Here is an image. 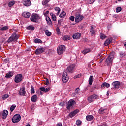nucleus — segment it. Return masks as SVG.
<instances>
[{
  "label": "nucleus",
  "instance_id": "f257e3e1",
  "mask_svg": "<svg viewBox=\"0 0 126 126\" xmlns=\"http://www.w3.org/2000/svg\"><path fill=\"white\" fill-rule=\"evenodd\" d=\"M18 39H19V35L17 34L16 33H13L10 37L9 38L8 40H7V43L9 44L12 42H16Z\"/></svg>",
  "mask_w": 126,
  "mask_h": 126
},
{
  "label": "nucleus",
  "instance_id": "f03ea898",
  "mask_svg": "<svg viewBox=\"0 0 126 126\" xmlns=\"http://www.w3.org/2000/svg\"><path fill=\"white\" fill-rule=\"evenodd\" d=\"M113 59H114V56L110 54L105 61V63H107L108 66H111L112 65V63L113 62Z\"/></svg>",
  "mask_w": 126,
  "mask_h": 126
},
{
  "label": "nucleus",
  "instance_id": "7ed1b4c3",
  "mask_svg": "<svg viewBox=\"0 0 126 126\" xmlns=\"http://www.w3.org/2000/svg\"><path fill=\"white\" fill-rule=\"evenodd\" d=\"M40 17L39 15L37 14H32L31 16L30 19L32 22H37L39 19H40Z\"/></svg>",
  "mask_w": 126,
  "mask_h": 126
},
{
  "label": "nucleus",
  "instance_id": "20e7f679",
  "mask_svg": "<svg viewBox=\"0 0 126 126\" xmlns=\"http://www.w3.org/2000/svg\"><path fill=\"white\" fill-rule=\"evenodd\" d=\"M66 49V47H65V46L64 45H60L59 47L57 48V53L59 55H62V54L63 53V52H64V50Z\"/></svg>",
  "mask_w": 126,
  "mask_h": 126
},
{
  "label": "nucleus",
  "instance_id": "39448f33",
  "mask_svg": "<svg viewBox=\"0 0 126 126\" xmlns=\"http://www.w3.org/2000/svg\"><path fill=\"white\" fill-rule=\"evenodd\" d=\"M68 76L67 75V73L65 71L63 72L62 74V81L63 83H66L68 81Z\"/></svg>",
  "mask_w": 126,
  "mask_h": 126
},
{
  "label": "nucleus",
  "instance_id": "423d86ee",
  "mask_svg": "<svg viewBox=\"0 0 126 126\" xmlns=\"http://www.w3.org/2000/svg\"><path fill=\"white\" fill-rule=\"evenodd\" d=\"M20 120H21V116L19 114L15 115L12 118V121L14 123H18Z\"/></svg>",
  "mask_w": 126,
  "mask_h": 126
},
{
  "label": "nucleus",
  "instance_id": "0eeeda50",
  "mask_svg": "<svg viewBox=\"0 0 126 126\" xmlns=\"http://www.w3.org/2000/svg\"><path fill=\"white\" fill-rule=\"evenodd\" d=\"M97 98L98 96L97 94H92L88 97V102L92 103V102H94V100L97 99Z\"/></svg>",
  "mask_w": 126,
  "mask_h": 126
},
{
  "label": "nucleus",
  "instance_id": "6e6552de",
  "mask_svg": "<svg viewBox=\"0 0 126 126\" xmlns=\"http://www.w3.org/2000/svg\"><path fill=\"white\" fill-rule=\"evenodd\" d=\"M22 74H17L15 77V82H16V83H19V82L22 81Z\"/></svg>",
  "mask_w": 126,
  "mask_h": 126
},
{
  "label": "nucleus",
  "instance_id": "1a4fd4ad",
  "mask_svg": "<svg viewBox=\"0 0 126 126\" xmlns=\"http://www.w3.org/2000/svg\"><path fill=\"white\" fill-rule=\"evenodd\" d=\"M83 18H84L83 16H82L80 14H77V15H76V17H75V20L77 23H78V22H80V21H81V20H82V19H83Z\"/></svg>",
  "mask_w": 126,
  "mask_h": 126
},
{
  "label": "nucleus",
  "instance_id": "9d476101",
  "mask_svg": "<svg viewBox=\"0 0 126 126\" xmlns=\"http://www.w3.org/2000/svg\"><path fill=\"white\" fill-rule=\"evenodd\" d=\"M74 103H75V101L73 99L70 100L68 102V103L67 104V110H70V107H72L73 105H74Z\"/></svg>",
  "mask_w": 126,
  "mask_h": 126
},
{
  "label": "nucleus",
  "instance_id": "9b49d317",
  "mask_svg": "<svg viewBox=\"0 0 126 126\" xmlns=\"http://www.w3.org/2000/svg\"><path fill=\"white\" fill-rule=\"evenodd\" d=\"M75 67V64H72L70 65L69 67H67V70L68 72H70V73H72V72L74 71Z\"/></svg>",
  "mask_w": 126,
  "mask_h": 126
},
{
  "label": "nucleus",
  "instance_id": "f8f14e48",
  "mask_svg": "<svg viewBox=\"0 0 126 126\" xmlns=\"http://www.w3.org/2000/svg\"><path fill=\"white\" fill-rule=\"evenodd\" d=\"M44 52H45V48L42 47L39 49H37L35 50V54L36 55H40V54H42V53H44Z\"/></svg>",
  "mask_w": 126,
  "mask_h": 126
},
{
  "label": "nucleus",
  "instance_id": "ddd939ff",
  "mask_svg": "<svg viewBox=\"0 0 126 126\" xmlns=\"http://www.w3.org/2000/svg\"><path fill=\"white\" fill-rule=\"evenodd\" d=\"M23 4L25 6H30L31 5V2L30 0H23Z\"/></svg>",
  "mask_w": 126,
  "mask_h": 126
},
{
  "label": "nucleus",
  "instance_id": "4468645a",
  "mask_svg": "<svg viewBox=\"0 0 126 126\" xmlns=\"http://www.w3.org/2000/svg\"><path fill=\"white\" fill-rule=\"evenodd\" d=\"M112 85L114 86V88L115 89H118L119 87H120V82L119 81H115L112 83Z\"/></svg>",
  "mask_w": 126,
  "mask_h": 126
},
{
  "label": "nucleus",
  "instance_id": "2eb2a0df",
  "mask_svg": "<svg viewBox=\"0 0 126 126\" xmlns=\"http://www.w3.org/2000/svg\"><path fill=\"white\" fill-rule=\"evenodd\" d=\"M26 92L25 91V88L23 87L20 89L19 94L22 96H24L25 95Z\"/></svg>",
  "mask_w": 126,
  "mask_h": 126
},
{
  "label": "nucleus",
  "instance_id": "dca6fc26",
  "mask_svg": "<svg viewBox=\"0 0 126 126\" xmlns=\"http://www.w3.org/2000/svg\"><path fill=\"white\" fill-rule=\"evenodd\" d=\"M72 37H73V39L75 40L80 39V37H81V33H75L73 35Z\"/></svg>",
  "mask_w": 126,
  "mask_h": 126
},
{
  "label": "nucleus",
  "instance_id": "f3484780",
  "mask_svg": "<svg viewBox=\"0 0 126 126\" xmlns=\"http://www.w3.org/2000/svg\"><path fill=\"white\" fill-rule=\"evenodd\" d=\"M79 110L78 109H76L74 111H72L71 113H69V116L70 118H72L73 117H74L77 113H79Z\"/></svg>",
  "mask_w": 126,
  "mask_h": 126
},
{
  "label": "nucleus",
  "instance_id": "a211bd4d",
  "mask_svg": "<svg viewBox=\"0 0 126 126\" xmlns=\"http://www.w3.org/2000/svg\"><path fill=\"white\" fill-rule=\"evenodd\" d=\"M8 115V111L7 110H4L2 113V119H6V117Z\"/></svg>",
  "mask_w": 126,
  "mask_h": 126
},
{
  "label": "nucleus",
  "instance_id": "6ab92c4d",
  "mask_svg": "<svg viewBox=\"0 0 126 126\" xmlns=\"http://www.w3.org/2000/svg\"><path fill=\"white\" fill-rule=\"evenodd\" d=\"M112 43V38H110L109 39L106 40L104 43V46H108Z\"/></svg>",
  "mask_w": 126,
  "mask_h": 126
},
{
  "label": "nucleus",
  "instance_id": "aec40b11",
  "mask_svg": "<svg viewBox=\"0 0 126 126\" xmlns=\"http://www.w3.org/2000/svg\"><path fill=\"white\" fill-rule=\"evenodd\" d=\"M22 15L25 18H29V17H30V13L28 12H24Z\"/></svg>",
  "mask_w": 126,
  "mask_h": 126
},
{
  "label": "nucleus",
  "instance_id": "412c9836",
  "mask_svg": "<svg viewBox=\"0 0 126 126\" xmlns=\"http://www.w3.org/2000/svg\"><path fill=\"white\" fill-rule=\"evenodd\" d=\"M12 76H13V73L12 72H9L6 74L5 77L6 78H10Z\"/></svg>",
  "mask_w": 126,
  "mask_h": 126
},
{
  "label": "nucleus",
  "instance_id": "4be33fe9",
  "mask_svg": "<svg viewBox=\"0 0 126 126\" xmlns=\"http://www.w3.org/2000/svg\"><path fill=\"white\" fill-rule=\"evenodd\" d=\"M63 41H69L70 40V36L68 35H64L62 37Z\"/></svg>",
  "mask_w": 126,
  "mask_h": 126
},
{
  "label": "nucleus",
  "instance_id": "5701e85b",
  "mask_svg": "<svg viewBox=\"0 0 126 126\" xmlns=\"http://www.w3.org/2000/svg\"><path fill=\"white\" fill-rule=\"evenodd\" d=\"M101 87H106V88H109L110 87V84L107 83L106 82H104L102 85H101Z\"/></svg>",
  "mask_w": 126,
  "mask_h": 126
},
{
  "label": "nucleus",
  "instance_id": "b1692460",
  "mask_svg": "<svg viewBox=\"0 0 126 126\" xmlns=\"http://www.w3.org/2000/svg\"><path fill=\"white\" fill-rule=\"evenodd\" d=\"M65 15H66V13H65V12H64V11H63L60 14V15H59V17L61 18H64V17H65Z\"/></svg>",
  "mask_w": 126,
  "mask_h": 126
},
{
  "label": "nucleus",
  "instance_id": "393cba45",
  "mask_svg": "<svg viewBox=\"0 0 126 126\" xmlns=\"http://www.w3.org/2000/svg\"><path fill=\"white\" fill-rule=\"evenodd\" d=\"M94 117L92 115H87L86 117L87 121H92Z\"/></svg>",
  "mask_w": 126,
  "mask_h": 126
},
{
  "label": "nucleus",
  "instance_id": "a878e982",
  "mask_svg": "<svg viewBox=\"0 0 126 126\" xmlns=\"http://www.w3.org/2000/svg\"><path fill=\"white\" fill-rule=\"evenodd\" d=\"M31 100L33 103H36L37 102V95H33L32 97Z\"/></svg>",
  "mask_w": 126,
  "mask_h": 126
},
{
  "label": "nucleus",
  "instance_id": "bb28decb",
  "mask_svg": "<svg viewBox=\"0 0 126 126\" xmlns=\"http://www.w3.org/2000/svg\"><path fill=\"white\" fill-rule=\"evenodd\" d=\"M46 20L48 25H50V24H52V20L48 16L46 17Z\"/></svg>",
  "mask_w": 126,
  "mask_h": 126
},
{
  "label": "nucleus",
  "instance_id": "cd10ccee",
  "mask_svg": "<svg viewBox=\"0 0 126 126\" xmlns=\"http://www.w3.org/2000/svg\"><path fill=\"white\" fill-rule=\"evenodd\" d=\"M90 52H91V49H90V48H86L83 51V54L85 55L87 54V53H90Z\"/></svg>",
  "mask_w": 126,
  "mask_h": 126
},
{
  "label": "nucleus",
  "instance_id": "c85d7f7f",
  "mask_svg": "<svg viewBox=\"0 0 126 126\" xmlns=\"http://www.w3.org/2000/svg\"><path fill=\"white\" fill-rule=\"evenodd\" d=\"M92 82H93V76H90L89 79V85H92Z\"/></svg>",
  "mask_w": 126,
  "mask_h": 126
},
{
  "label": "nucleus",
  "instance_id": "c756f323",
  "mask_svg": "<svg viewBox=\"0 0 126 126\" xmlns=\"http://www.w3.org/2000/svg\"><path fill=\"white\" fill-rule=\"evenodd\" d=\"M44 31L45 32V34L46 36L50 37V36L52 35V33L50 31H49V30H44Z\"/></svg>",
  "mask_w": 126,
  "mask_h": 126
},
{
  "label": "nucleus",
  "instance_id": "7c9ffc66",
  "mask_svg": "<svg viewBox=\"0 0 126 126\" xmlns=\"http://www.w3.org/2000/svg\"><path fill=\"white\" fill-rule=\"evenodd\" d=\"M50 15L53 21H56V20H57V17H56V15L54 14L53 13H51Z\"/></svg>",
  "mask_w": 126,
  "mask_h": 126
},
{
  "label": "nucleus",
  "instance_id": "2f4dec72",
  "mask_svg": "<svg viewBox=\"0 0 126 126\" xmlns=\"http://www.w3.org/2000/svg\"><path fill=\"white\" fill-rule=\"evenodd\" d=\"M34 43H35V44H41L42 43V41L41 39L36 38L34 40Z\"/></svg>",
  "mask_w": 126,
  "mask_h": 126
},
{
  "label": "nucleus",
  "instance_id": "473e14b6",
  "mask_svg": "<svg viewBox=\"0 0 126 126\" xmlns=\"http://www.w3.org/2000/svg\"><path fill=\"white\" fill-rule=\"evenodd\" d=\"M51 1V0H45L42 1V3L43 5H46Z\"/></svg>",
  "mask_w": 126,
  "mask_h": 126
},
{
  "label": "nucleus",
  "instance_id": "72a5a7b5",
  "mask_svg": "<svg viewBox=\"0 0 126 126\" xmlns=\"http://www.w3.org/2000/svg\"><path fill=\"white\" fill-rule=\"evenodd\" d=\"M119 55H120V58H124V57H125L126 56V53L124 51L120 52L119 53Z\"/></svg>",
  "mask_w": 126,
  "mask_h": 126
},
{
  "label": "nucleus",
  "instance_id": "f704fd0d",
  "mask_svg": "<svg viewBox=\"0 0 126 126\" xmlns=\"http://www.w3.org/2000/svg\"><path fill=\"white\" fill-rule=\"evenodd\" d=\"M9 29V27L8 26H6L4 27H3L2 28L0 29V30L2 31H5V30H7Z\"/></svg>",
  "mask_w": 126,
  "mask_h": 126
},
{
  "label": "nucleus",
  "instance_id": "c9c22d12",
  "mask_svg": "<svg viewBox=\"0 0 126 126\" xmlns=\"http://www.w3.org/2000/svg\"><path fill=\"white\" fill-rule=\"evenodd\" d=\"M14 4H15V1H10L8 3V5H9V7H11V6H13V5H14Z\"/></svg>",
  "mask_w": 126,
  "mask_h": 126
},
{
  "label": "nucleus",
  "instance_id": "e433bc0d",
  "mask_svg": "<svg viewBox=\"0 0 126 126\" xmlns=\"http://www.w3.org/2000/svg\"><path fill=\"white\" fill-rule=\"evenodd\" d=\"M8 97H9V95H8V94H4L3 95L2 99V100H6V99H7V98H8Z\"/></svg>",
  "mask_w": 126,
  "mask_h": 126
},
{
  "label": "nucleus",
  "instance_id": "4c0bfd02",
  "mask_svg": "<svg viewBox=\"0 0 126 126\" xmlns=\"http://www.w3.org/2000/svg\"><path fill=\"white\" fill-rule=\"evenodd\" d=\"M106 38H107V36L105 35V34L103 33L100 34V39H101V40H105Z\"/></svg>",
  "mask_w": 126,
  "mask_h": 126
},
{
  "label": "nucleus",
  "instance_id": "58836bf2",
  "mask_svg": "<svg viewBox=\"0 0 126 126\" xmlns=\"http://www.w3.org/2000/svg\"><path fill=\"white\" fill-rule=\"evenodd\" d=\"M27 29H28V30H34L35 27L32 26H29L27 27Z\"/></svg>",
  "mask_w": 126,
  "mask_h": 126
},
{
  "label": "nucleus",
  "instance_id": "ea45409f",
  "mask_svg": "<svg viewBox=\"0 0 126 126\" xmlns=\"http://www.w3.org/2000/svg\"><path fill=\"white\" fill-rule=\"evenodd\" d=\"M90 32L92 35H94V34H95V31L94 30L93 27H91Z\"/></svg>",
  "mask_w": 126,
  "mask_h": 126
},
{
  "label": "nucleus",
  "instance_id": "a19ab883",
  "mask_svg": "<svg viewBox=\"0 0 126 126\" xmlns=\"http://www.w3.org/2000/svg\"><path fill=\"white\" fill-rule=\"evenodd\" d=\"M104 111H105V109H102V108H101L99 110L98 113L101 115H103V114H104Z\"/></svg>",
  "mask_w": 126,
  "mask_h": 126
},
{
  "label": "nucleus",
  "instance_id": "79ce46f5",
  "mask_svg": "<svg viewBox=\"0 0 126 126\" xmlns=\"http://www.w3.org/2000/svg\"><path fill=\"white\" fill-rule=\"evenodd\" d=\"M15 108H16V105H12L10 107V111L11 112H13V111H14V109H15Z\"/></svg>",
  "mask_w": 126,
  "mask_h": 126
},
{
  "label": "nucleus",
  "instance_id": "37998d69",
  "mask_svg": "<svg viewBox=\"0 0 126 126\" xmlns=\"http://www.w3.org/2000/svg\"><path fill=\"white\" fill-rule=\"evenodd\" d=\"M81 121L78 120L76 121V125H77V126H80V125H81Z\"/></svg>",
  "mask_w": 126,
  "mask_h": 126
},
{
  "label": "nucleus",
  "instance_id": "c03bdc74",
  "mask_svg": "<svg viewBox=\"0 0 126 126\" xmlns=\"http://www.w3.org/2000/svg\"><path fill=\"white\" fill-rule=\"evenodd\" d=\"M116 12L118 13L122 11V8L120 7H118L117 8H116Z\"/></svg>",
  "mask_w": 126,
  "mask_h": 126
},
{
  "label": "nucleus",
  "instance_id": "a18cd8bd",
  "mask_svg": "<svg viewBox=\"0 0 126 126\" xmlns=\"http://www.w3.org/2000/svg\"><path fill=\"white\" fill-rule=\"evenodd\" d=\"M56 32H57V33L58 35H60V34H61V31L60 30V28L59 27H57L56 28Z\"/></svg>",
  "mask_w": 126,
  "mask_h": 126
},
{
  "label": "nucleus",
  "instance_id": "49530a36",
  "mask_svg": "<svg viewBox=\"0 0 126 126\" xmlns=\"http://www.w3.org/2000/svg\"><path fill=\"white\" fill-rule=\"evenodd\" d=\"M31 93H35V89L33 86H32L31 89Z\"/></svg>",
  "mask_w": 126,
  "mask_h": 126
},
{
  "label": "nucleus",
  "instance_id": "de8ad7c7",
  "mask_svg": "<svg viewBox=\"0 0 126 126\" xmlns=\"http://www.w3.org/2000/svg\"><path fill=\"white\" fill-rule=\"evenodd\" d=\"M55 10L56 11H58V12L59 11V12H61V9H60V7H56L55 8Z\"/></svg>",
  "mask_w": 126,
  "mask_h": 126
},
{
  "label": "nucleus",
  "instance_id": "09e8293b",
  "mask_svg": "<svg viewBox=\"0 0 126 126\" xmlns=\"http://www.w3.org/2000/svg\"><path fill=\"white\" fill-rule=\"evenodd\" d=\"M80 77H81V74H79L76 76H75L74 77V78L75 79V78H80Z\"/></svg>",
  "mask_w": 126,
  "mask_h": 126
},
{
  "label": "nucleus",
  "instance_id": "8fccbe9b",
  "mask_svg": "<svg viewBox=\"0 0 126 126\" xmlns=\"http://www.w3.org/2000/svg\"><path fill=\"white\" fill-rule=\"evenodd\" d=\"M75 17H74V16H71L69 17L70 20H71L72 21H74Z\"/></svg>",
  "mask_w": 126,
  "mask_h": 126
},
{
  "label": "nucleus",
  "instance_id": "3c124183",
  "mask_svg": "<svg viewBox=\"0 0 126 126\" xmlns=\"http://www.w3.org/2000/svg\"><path fill=\"white\" fill-rule=\"evenodd\" d=\"M40 90H41V91H43V92H46V89L45 88V87L40 88Z\"/></svg>",
  "mask_w": 126,
  "mask_h": 126
},
{
  "label": "nucleus",
  "instance_id": "603ef678",
  "mask_svg": "<svg viewBox=\"0 0 126 126\" xmlns=\"http://www.w3.org/2000/svg\"><path fill=\"white\" fill-rule=\"evenodd\" d=\"M93 2H95V0H90L88 1V3L91 4V3H93Z\"/></svg>",
  "mask_w": 126,
  "mask_h": 126
},
{
  "label": "nucleus",
  "instance_id": "864d4df0",
  "mask_svg": "<svg viewBox=\"0 0 126 126\" xmlns=\"http://www.w3.org/2000/svg\"><path fill=\"white\" fill-rule=\"evenodd\" d=\"M51 90V87H47L45 89V92H49Z\"/></svg>",
  "mask_w": 126,
  "mask_h": 126
},
{
  "label": "nucleus",
  "instance_id": "5fc2aeb1",
  "mask_svg": "<svg viewBox=\"0 0 126 126\" xmlns=\"http://www.w3.org/2000/svg\"><path fill=\"white\" fill-rule=\"evenodd\" d=\"M4 62H5V63H9V59L8 58L5 59Z\"/></svg>",
  "mask_w": 126,
  "mask_h": 126
},
{
  "label": "nucleus",
  "instance_id": "6e6d98bb",
  "mask_svg": "<svg viewBox=\"0 0 126 126\" xmlns=\"http://www.w3.org/2000/svg\"><path fill=\"white\" fill-rule=\"evenodd\" d=\"M58 22V24L61 25L62 22H63V20L62 19L59 20Z\"/></svg>",
  "mask_w": 126,
  "mask_h": 126
},
{
  "label": "nucleus",
  "instance_id": "4d7b16f0",
  "mask_svg": "<svg viewBox=\"0 0 126 126\" xmlns=\"http://www.w3.org/2000/svg\"><path fill=\"white\" fill-rule=\"evenodd\" d=\"M49 11H46V12L44 13V16H47V14H49Z\"/></svg>",
  "mask_w": 126,
  "mask_h": 126
},
{
  "label": "nucleus",
  "instance_id": "13d9d810",
  "mask_svg": "<svg viewBox=\"0 0 126 126\" xmlns=\"http://www.w3.org/2000/svg\"><path fill=\"white\" fill-rule=\"evenodd\" d=\"M82 42H84V43H85V42H87V39H86V38H83V39H82Z\"/></svg>",
  "mask_w": 126,
  "mask_h": 126
},
{
  "label": "nucleus",
  "instance_id": "bf43d9fd",
  "mask_svg": "<svg viewBox=\"0 0 126 126\" xmlns=\"http://www.w3.org/2000/svg\"><path fill=\"white\" fill-rule=\"evenodd\" d=\"M49 83V79H46V85H48Z\"/></svg>",
  "mask_w": 126,
  "mask_h": 126
},
{
  "label": "nucleus",
  "instance_id": "052dcab7",
  "mask_svg": "<svg viewBox=\"0 0 126 126\" xmlns=\"http://www.w3.org/2000/svg\"><path fill=\"white\" fill-rule=\"evenodd\" d=\"M63 105H64V103H63V102H61L59 104V106H61V107H63Z\"/></svg>",
  "mask_w": 126,
  "mask_h": 126
},
{
  "label": "nucleus",
  "instance_id": "680f3d73",
  "mask_svg": "<svg viewBox=\"0 0 126 126\" xmlns=\"http://www.w3.org/2000/svg\"><path fill=\"white\" fill-rule=\"evenodd\" d=\"M78 91H79V88H76V90H75V92L76 93H78Z\"/></svg>",
  "mask_w": 126,
  "mask_h": 126
},
{
  "label": "nucleus",
  "instance_id": "e2e57ef3",
  "mask_svg": "<svg viewBox=\"0 0 126 126\" xmlns=\"http://www.w3.org/2000/svg\"><path fill=\"white\" fill-rule=\"evenodd\" d=\"M56 126H62V123H58Z\"/></svg>",
  "mask_w": 126,
  "mask_h": 126
},
{
  "label": "nucleus",
  "instance_id": "0e129e2a",
  "mask_svg": "<svg viewBox=\"0 0 126 126\" xmlns=\"http://www.w3.org/2000/svg\"><path fill=\"white\" fill-rule=\"evenodd\" d=\"M100 126H108V125H107V124H104Z\"/></svg>",
  "mask_w": 126,
  "mask_h": 126
},
{
  "label": "nucleus",
  "instance_id": "69168bd1",
  "mask_svg": "<svg viewBox=\"0 0 126 126\" xmlns=\"http://www.w3.org/2000/svg\"><path fill=\"white\" fill-rule=\"evenodd\" d=\"M103 60H104V59H102V58H100V59H99V60H100V63H102V62H103Z\"/></svg>",
  "mask_w": 126,
  "mask_h": 126
},
{
  "label": "nucleus",
  "instance_id": "338daca9",
  "mask_svg": "<svg viewBox=\"0 0 126 126\" xmlns=\"http://www.w3.org/2000/svg\"><path fill=\"white\" fill-rule=\"evenodd\" d=\"M124 47H126V42H125V43L124 44Z\"/></svg>",
  "mask_w": 126,
  "mask_h": 126
},
{
  "label": "nucleus",
  "instance_id": "774afa93",
  "mask_svg": "<svg viewBox=\"0 0 126 126\" xmlns=\"http://www.w3.org/2000/svg\"><path fill=\"white\" fill-rule=\"evenodd\" d=\"M26 126H30L29 124H28L27 125H26Z\"/></svg>",
  "mask_w": 126,
  "mask_h": 126
}]
</instances>
